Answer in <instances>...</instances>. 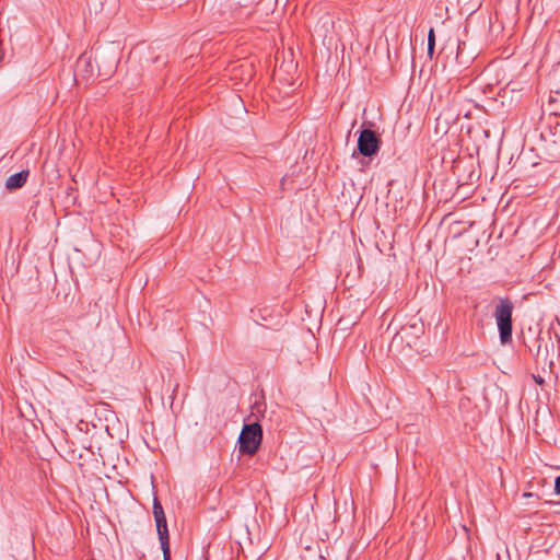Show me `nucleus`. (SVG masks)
Segmentation results:
<instances>
[{"instance_id": "obj_1", "label": "nucleus", "mask_w": 560, "mask_h": 560, "mask_svg": "<svg viewBox=\"0 0 560 560\" xmlns=\"http://www.w3.org/2000/svg\"><path fill=\"white\" fill-rule=\"evenodd\" d=\"M512 302L509 299H500L495 306L494 317L500 332V340L503 345L512 339Z\"/></svg>"}, {"instance_id": "obj_2", "label": "nucleus", "mask_w": 560, "mask_h": 560, "mask_svg": "<svg viewBox=\"0 0 560 560\" xmlns=\"http://www.w3.org/2000/svg\"><path fill=\"white\" fill-rule=\"evenodd\" d=\"M262 440V429L257 422L245 424L240 438V452L247 455H254Z\"/></svg>"}, {"instance_id": "obj_3", "label": "nucleus", "mask_w": 560, "mask_h": 560, "mask_svg": "<svg viewBox=\"0 0 560 560\" xmlns=\"http://www.w3.org/2000/svg\"><path fill=\"white\" fill-rule=\"evenodd\" d=\"M423 331L424 326L420 320L407 324L402 326L398 331H396L389 347L390 349L399 348L404 342H406L408 347H411L416 340L420 338Z\"/></svg>"}, {"instance_id": "obj_4", "label": "nucleus", "mask_w": 560, "mask_h": 560, "mask_svg": "<svg viewBox=\"0 0 560 560\" xmlns=\"http://www.w3.org/2000/svg\"><path fill=\"white\" fill-rule=\"evenodd\" d=\"M381 140L370 129H363L358 138V150L364 156H372L380 150Z\"/></svg>"}, {"instance_id": "obj_5", "label": "nucleus", "mask_w": 560, "mask_h": 560, "mask_svg": "<svg viewBox=\"0 0 560 560\" xmlns=\"http://www.w3.org/2000/svg\"><path fill=\"white\" fill-rule=\"evenodd\" d=\"M28 171H21L8 177L5 187L10 190L21 188L27 180Z\"/></svg>"}, {"instance_id": "obj_6", "label": "nucleus", "mask_w": 560, "mask_h": 560, "mask_svg": "<svg viewBox=\"0 0 560 560\" xmlns=\"http://www.w3.org/2000/svg\"><path fill=\"white\" fill-rule=\"evenodd\" d=\"M544 137L555 147L557 154L560 156V124H557L550 129L549 135Z\"/></svg>"}, {"instance_id": "obj_7", "label": "nucleus", "mask_w": 560, "mask_h": 560, "mask_svg": "<svg viewBox=\"0 0 560 560\" xmlns=\"http://www.w3.org/2000/svg\"><path fill=\"white\" fill-rule=\"evenodd\" d=\"M156 530L159 534L160 542L168 540V529L166 517L160 515V517H155Z\"/></svg>"}, {"instance_id": "obj_8", "label": "nucleus", "mask_w": 560, "mask_h": 560, "mask_svg": "<svg viewBox=\"0 0 560 560\" xmlns=\"http://www.w3.org/2000/svg\"><path fill=\"white\" fill-rule=\"evenodd\" d=\"M434 46H435L434 30L430 28L429 34H428V54H429V56L433 55Z\"/></svg>"}, {"instance_id": "obj_9", "label": "nucleus", "mask_w": 560, "mask_h": 560, "mask_svg": "<svg viewBox=\"0 0 560 560\" xmlns=\"http://www.w3.org/2000/svg\"><path fill=\"white\" fill-rule=\"evenodd\" d=\"M161 549L163 551V560H171L170 540L162 541Z\"/></svg>"}, {"instance_id": "obj_10", "label": "nucleus", "mask_w": 560, "mask_h": 560, "mask_svg": "<svg viewBox=\"0 0 560 560\" xmlns=\"http://www.w3.org/2000/svg\"><path fill=\"white\" fill-rule=\"evenodd\" d=\"M153 514H154V518L160 517V515L165 516L163 508L156 498L154 499V503H153Z\"/></svg>"}, {"instance_id": "obj_11", "label": "nucleus", "mask_w": 560, "mask_h": 560, "mask_svg": "<svg viewBox=\"0 0 560 560\" xmlns=\"http://www.w3.org/2000/svg\"><path fill=\"white\" fill-rule=\"evenodd\" d=\"M555 490L558 494H560V476L556 478Z\"/></svg>"}, {"instance_id": "obj_12", "label": "nucleus", "mask_w": 560, "mask_h": 560, "mask_svg": "<svg viewBox=\"0 0 560 560\" xmlns=\"http://www.w3.org/2000/svg\"><path fill=\"white\" fill-rule=\"evenodd\" d=\"M241 67H246L248 69L247 78L246 80H249L252 78V65H242Z\"/></svg>"}, {"instance_id": "obj_13", "label": "nucleus", "mask_w": 560, "mask_h": 560, "mask_svg": "<svg viewBox=\"0 0 560 560\" xmlns=\"http://www.w3.org/2000/svg\"><path fill=\"white\" fill-rule=\"evenodd\" d=\"M534 380L538 385L544 384V378L539 375H534Z\"/></svg>"}]
</instances>
